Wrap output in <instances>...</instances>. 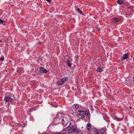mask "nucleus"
I'll use <instances>...</instances> for the list:
<instances>
[{"label": "nucleus", "instance_id": "19", "mask_svg": "<svg viewBox=\"0 0 134 134\" xmlns=\"http://www.w3.org/2000/svg\"><path fill=\"white\" fill-rule=\"evenodd\" d=\"M59 115H61V114L60 113H57V116L55 118H54V119H56L57 118H59L58 116H59Z\"/></svg>", "mask_w": 134, "mask_h": 134}, {"label": "nucleus", "instance_id": "15", "mask_svg": "<svg viewBox=\"0 0 134 134\" xmlns=\"http://www.w3.org/2000/svg\"><path fill=\"white\" fill-rule=\"evenodd\" d=\"M116 119L118 121H121L122 120V119H123V118L119 119V118H118L117 117H116Z\"/></svg>", "mask_w": 134, "mask_h": 134}, {"label": "nucleus", "instance_id": "21", "mask_svg": "<svg viewBox=\"0 0 134 134\" xmlns=\"http://www.w3.org/2000/svg\"><path fill=\"white\" fill-rule=\"evenodd\" d=\"M4 22V21L2 20L1 19H0V23H3Z\"/></svg>", "mask_w": 134, "mask_h": 134}, {"label": "nucleus", "instance_id": "34", "mask_svg": "<svg viewBox=\"0 0 134 134\" xmlns=\"http://www.w3.org/2000/svg\"><path fill=\"white\" fill-rule=\"evenodd\" d=\"M119 93V92H117V93Z\"/></svg>", "mask_w": 134, "mask_h": 134}, {"label": "nucleus", "instance_id": "30", "mask_svg": "<svg viewBox=\"0 0 134 134\" xmlns=\"http://www.w3.org/2000/svg\"><path fill=\"white\" fill-rule=\"evenodd\" d=\"M32 109H34V110H35V108H32Z\"/></svg>", "mask_w": 134, "mask_h": 134}, {"label": "nucleus", "instance_id": "13", "mask_svg": "<svg viewBox=\"0 0 134 134\" xmlns=\"http://www.w3.org/2000/svg\"><path fill=\"white\" fill-rule=\"evenodd\" d=\"M97 70L98 72H101L102 69L101 68L99 67L97 68Z\"/></svg>", "mask_w": 134, "mask_h": 134}, {"label": "nucleus", "instance_id": "22", "mask_svg": "<svg viewBox=\"0 0 134 134\" xmlns=\"http://www.w3.org/2000/svg\"><path fill=\"white\" fill-rule=\"evenodd\" d=\"M0 60L1 61H3L4 60V58L1 57L0 58Z\"/></svg>", "mask_w": 134, "mask_h": 134}, {"label": "nucleus", "instance_id": "27", "mask_svg": "<svg viewBox=\"0 0 134 134\" xmlns=\"http://www.w3.org/2000/svg\"><path fill=\"white\" fill-rule=\"evenodd\" d=\"M85 111H86V112H85V113H86V112H89V111H88L87 110H86Z\"/></svg>", "mask_w": 134, "mask_h": 134}, {"label": "nucleus", "instance_id": "7", "mask_svg": "<svg viewBox=\"0 0 134 134\" xmlns=\"http://www.w3.org/2000/svg\"><path fill=\"white\" fill-rule=\"evenodd\" d=\"M129 54L128 53H126L124 54L123 56L121 57L122 60H124L125 59H127L128 58Z\"/></svg>", "mask_w": 134, "mask_h": 134}, {"label": "nucleus", "instance_id": "32", "mask_svg": "<svg viewBox=\"0 0 134 134\" xmlns=\"http://www.w3.org/2000/svg\"><path fill=\"white\" fill-rule=\"evenodd\" d=\"M9 62H11V60H9Z\"/></svg>", "mask_w": 134, "mask_h": 134}, {"label": "nucleus", "instance_id": "29", "mask_svg": "<svg viewBox=\"0 0 134 134\" xmlns=\"http://www.w3.org/2000/svg\"><path fill=\"white\" fill-rule=\"evenodd\" d=\"M133 81L134 82V77H133Z\"/></svg>", "mask_w": 134, "mask_h": 134}, {"label": "nucleus", "instance_id": "10", "mask_svg": "<svg viewBox=\"0 0 134 134\" xmlns=\"http://www.w3.org/2000/svg\"><path fill=\"white\" fill-rule=\"evenodd\" d=\"M124 0H118L117 1V3L119 4H121L124 3Z\"/></svg>", "mask_w": 134, "mask_h": 134}, {"label": "nucleus", "instance_id": "12", "mask_svg": "<svg viewBox=\"0 0 134 134\" xmlns=\"http://www.w3.org/2000/svg\"><path fill=\"white\" fill-rule=\"evenodd\" d=\"M57 84L58 85H60L63 84V82H62V81L60 80L57 82Z\"/></svg>", "mask_w": 134, "mask_h": 134}, {"label": "nucleus", "instance_id": "14", "mask_svg": "<svg viewBox=\"0 0 134 134\" xmlns=\"http://www.w3.org/2000/svg\"><path fill=\"white\" fill-rule=\"evenodd\" d=\"M76 10L78 12H79V13H80V14H82V12L81 11V10H80V9L79 8H77V9H76Z\"/></svg>", "mask_w": 134, "mask_h": 134}, {"label": "nucleus", "instance_id": "9", "mask_svg": "<svg viewBox=\"0 0 134 134\" xmlns=\"http://www.w3.org/2000/svg\"><path fill=\"white\" fill-rule=\"evenodd\" d=\"M68 79V78L67 77H65L60 79V80H61V81H62V82H63V83L67 80Z\"/></svg>", "mask_w": 134, "mask_h": 134}, {"label": "nucleus", "instance_id": "2", "mask_svg": "<svg viewBox=\"0 0 134 134\" xmlns=\"http://www.w3.org/2000/svg\"><path fill=\"white\" fill-rule=\"evenodd\" d=\"M71 130H70L69 131L70 132H75V133L77 134H79L80 133H81L82 132L81 130L79 129H76L75 128L73 127L71 129Z\"/></svg>", "mask_w": 134, "mask_h": 134}, {"label": "nucleus", "instance_id": "5", "mask_svg": "<svg viewBox=\"0 0 134 134\" xmlns=\"http://www.w3.org/2000/svg\"><path fill=\"white\" fill-rule=\"evenodd\" d=\"M62 122L64 125L65 126L69 123V121L66 118H64L62 119Z\"/></svg>", "mask_w": 134, "mask_h": 134}, {"label": "nucleus", "instance_id": "35", "mask_svg": "<svg viewBox=\"0 0 134 134\" xmlns=\"http://www.w3.org/2000/svg\"><path fill=\"white\" fill-rule=\"evenodd\" d=\"M0 41L1 42L2 41L1 40H0Z\"/></svg>", "mask_w": 134, "mask_h": 134}, {"label": "nucleus", "instance_id": "25", "mask_svg": "<svg viewBox=\"0 0 134 134\" xmlns=\"http://www.w3.org/2000/svg\"><path fill=\"white\" fill-rule=\"evenodd\" d=\"M48 2H50L51 1V0H46Z\"/></svg>", "mask_w": 134, "mask_h": 134}, {"label": "nucleus", "instance_id": "3", "mask_svg": "<svg viewBox=\"0 0 134 134\" xmlns=\"http://www.w3.org/2000/svg\"><path fill=\"white\" fill-rule=\"evenodd\" d=\"M44 68H43L41 67H40L39 69V70H38L39 68L37 69L36 71V73L37 74H42L43 73V70H44Z\"/></svg>", "mask_w": 134, "mask_h": 134}, {"label": "nucleus", "instance_id": "23", "mask_svg": "<svg viewBox=\"0 0 134 134\" xmlns=\"http://www.w3.org/2000/svg\"><path fill=\"white\" fill-rule=\"evenodd\" d=\"M105 130L104 129H102V132L101 133L102 134H103V133L105 132Z\"/></svg>", "mask_w": 134, "mask_h": 134}, {"label": "nucleus", "instance_id": "26", "mask_svg": "<svg viewBox=\"0 0 134 134\" xmlns=\"http://www.w3.org/2000/svg\"><path fill=\"white\" fill-rule=\"evenodd\" d=\"M68 58V56H65V58Z\"/></svg>", "mask_w": 134, "mask_h": 134}, {"label": "nucleus", "instance_id": "20", "mask_svg": "<svg viewBox=\"0 0 134 134\" xmlns=\"http://www.w3.org/2000/svg\"><path fill=\"white\" fill-rule=\"evenodd\" d=\"M54 134H63L62 133L60 132H55L54 133Z\"/></svg>", "mask_w": 134, "mask_h": 134}, {"label": "nucleus", "instance_id": "17", "mask_svg": "<svg viewBox=\"0 0 134 134\" xmlns=\"http://www.w3.org/2000/svg\"><path fill=\"white\" fill-rule=\"evenodd\" d=\"M89 112H88L85 113L86 115L88 117H89L90 116L89 114Z\"/></svg>", "mask_w": 134, "mask_h": 134}, {"label": "nucleus", "instance_id": "24", "mask_svg": "<svg viewBox=\"0 0 134 134\" xmlns=\"http://www.w3.org/2000/svg\"><path fill=\"white\" fill-rule=\"evenodd\" d=\"M96 134H99L98 133V132L97 131H96Z\"/></svg>", "mask_w": 134, "mask_h": 134}, {"label": "nucleus", "instance_id": "11", "mask_svg": "<svg viewBox=\"0 0 134 134\" xmlns=\"http://www.w3.org/2000/svg\"><path fill=\"white\" fill-rule=\"evenodd\" d=\"M67 62L68 65V66L69 67L71 68L72 65V64L71 62H70L69 61V60H67Z\"/></svg>", "mask_w": 134, "mask_h": 134}, {"label": "nucleus", "instance_id": "31", "mask_svg": "<svg viewBox=\"0 0 134 134\" xmlns=\"http://www.w3.org/2000/svg\"><path fill=\"white\" fill-rule=\"evenodd\" d=\"M100 30V29H98V31H99Z\"/></svg>", "mask_w": 134, "mask_h": 134}, {"label": "nucleus", "instance_id": "16", "mask_svg": "<svg viewBox=\"0 0 134 134\" xmlns=\"http://www.w3.org/2000/svg\"><path fill=\"white\" fill-rule=\"evenodd\" d=\"M74 105L75 106V108L76 109H78L79 107V105L78 104H74Z\"/></svg>", "mask_w": 134, "mask_h": 134}, {"label": "nucleus", "instance_id": "36", "mask_svg": "<svg viewBox=\"0 0 134 134\" xmlns=\"http://www.w3.org/2000/svg\"><path fill=\"white\" fill-rule=\"evenodd\" d=\"M44 134H47V133H44Z\"/></svg>", "mask_w": 134, "mask_h": 134}, {"label": "nucleus", "instance_id": "33", "mask_svg": "<svg viewBox=\"0 0 134 134\" xmlns=\"http://www.w3.org/2000/svg\"><path fill=\"white\" fill-rule=\"evenodd\" d=\"M29 111H31V110H30Z\"/></svg>", "mask_w": 134, "mask_h": 134}, {"label": "nucleus", "instance_id": "18", "mask_svg": "<svg viewBox=\"0 0 134 134\" xmlns=\"http://www.w3.org/2000/svg\"><path fill=\"white\" fill-rule=\"evenodd\" d=\"M48 71L47 70H46L45 69H44V70H43V73L46 74L47 72Z\"/></svg>", "mask_w": 134, "mask_h": 134}, {"label": "nucleus", "instance_id": "1", "mask_svg": "<svg viewBox=\"0 0 134 134\" xmlns=\"http://www.w3.org/2000/svg\"><path fill=\"white\" fill-rule=\"evenodd\" d=\"M14 99V97L13 95L11 94L9 96L6 97L4 98V100L6 102H9L13 100Z\"/></svg>", "mask_w": 134, "mask_h": 134}, {"label": "nucleus", "instance_id": "28", "mask_svg": "<svg viewBox=\"0 0 134 134\" xmlns=\"http://www.w3.org/2000/svg\"><path fill=\"white\" fill-rule=\"evenodd\" d=\"M129 108H130V109H131L132 108V107H131L129 106Z\"/></svg>", "mask_w": 134, "mask_h": 134}, {"label": "nucleus", "instance_id": "6", "mask_svg": "<svg viewBox=\"0 0 134 134\" xmlns=\"http://www.w3.org/2000/svg\"><path fill=\"white\" fill-rule=\"evenodd\" d=\"M120 20V19L119 18H116L115 17L112 19L111 21L114 23H117L119 22Z\"/></svg>", "mask_w": 134, "mask_h": 134}, {"label": "nucleus", "instance_id": "4", "mask_svg": "<svg viewBox=\"0 0 134 134\" xmlns=\"http://www.w3.org/2000/svg\"><path fill=\"white\" fill-rule=\"evenodd\" d=\"M78 112L80 113L78 114V115L80 116L81 118H83L86 116L85 113L83 110H80Z\"/></svg>", "mask_w": 134, "mask_h": 134}, {"label": "nucleus", "instance_id": "8", "mask_svg": "<svg viewBox=\"0 0 134 134\" xmlns=\"http://www.w3.org/2000/svg\"><path fill=\"white\" fill-rule=\"evenodd\" d=\"M87 128L88 130H91V125L90 123H88L87 125Z\"/></svg>", "mask_w": 134, "mask_h": 134}]
</instances>
